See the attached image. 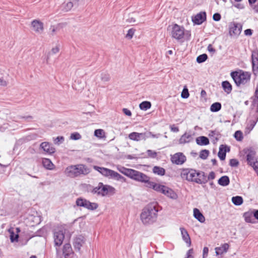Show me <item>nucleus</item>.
Segmentation results:
<instances>
[{
  "instance_id": "1",
  "label": "nucleus",
  "mask_w": 258,
  "mask_h": 258,
  "mask_svg": "<svg viewBox=\"0 0 258 258\" xmlns=\"http://www.w3.org/2000/svg\"><path fill=\"white\" fill-rule=\"evenodd\" d=\"M180 176L182 178L190 182L202 184L207 182V176L205 173L202 171L194 169H183Z\"/></svg>"
},
{
  "instance_id": "2",
  "label": "nucleus",
  "mask_w": 258,
  "mask_h": 258,
  "mask_svg": "<svg viewBox=\"0 0 258 258\" xmlns=\"http://www.w3.org/2000/svg\"><path fill=\"white\" fill-rule=\"evenodd\" d=\"M158 209L156 203L147 205L142 211L141 219L144 224H151L156 220Z\"/></svg>"
},
{
  "instance_id": "3",
  "label": "nucleus",
  "mask_w": 258,
  "mask_h": 258,
  "mask_svg": "<svg viewBox=\"0 0 258 258\" xmlns=\"http://www.w3.org/2000/svg\"><path fill=\"white\" fill-rule=\"evenodd\" d=\"M89 169L83 164L71 165L66 168L64 173L69 177L74 178L81 174L86 175L89 173Z\"/></svg>"
},
{
  "instance_id": "4",
  "label": "nucleus",
  "mask_w": 258,
  "mask_h": 258,
  "mask_svg": "<svg viewBox=\"0 0 258 258\" xmlns=\"http://www.w3.org/2000/svg\"><path fill=\"white\" fill-rule=\"evenodd\" d=\"M231 76L238 86L246 84L250 79V74L246 72H233L231 73Z\"/></svg>"
},
{
  "instance_id": "5",
  "label": "nucleus",
  "mask_w": 258,
  "mask_h": 258,
  "mask_svg": "<svg viewBox=\"0 0 258 258\" xmlns=\"http://www.w3.org/2000/svg\"><path fill=\"white\" fill-rule=\"evenodd\" d=\"M128 177L136 181L144 182L147 184L150 177L139 171L131 169Z\"/></svg>"
},
{
  "instance_id": "6",
  "label": "nucleus",
  "mask_w": 258,
  "mask_h": 258,
  "mask_svg": "<svg viewBox=\"0 0 258 258\" xmlns=\"http://www.w3.org/2000/svg\"><path fill=\"white\" fill-rule=\"evenodd\" d=\"M170 35L172 38L177 40L182 39L184 35V27L176 24H174L171 27Z\"/></svg>"
},
{
  "instance_id": "7",
  "label": "nucleus",
  "mask_w": 258,
  "mask_h": 258,
  "mask_svg": "<svg viewBox=\"0 0 258 258\" xmlns=\"http://www.w3.org/2000/svg\"><path fill=\"white\" fill-rule=\"evenodd\" d=\"M114 190V188L113 187L108 185H104L102 183L100 182L97 186L93 188L92 192L97 194L98 195L105 196Z\"/></svg>"
},
{
  "instance_id": "8",
  "label": "nucleus",
  "mask_w": 258,
  "mask_h": 258,
  "mask_svg": "<svg viewBox=\"0 0 258 258\" xmlns=\"http://www.w3.org/2000/svg\"><path fill=\"white\" fill-rule=\"evenodd\" d=\"M76 204L78 207H82L89 210H96L98 207L97 203H91L86 199L82 198H79L77 199Z\"/></svg>"
},
{
  "instance_id": "9",
  "label": "nucleus",
  "mask_w": 258,
  "mask_h": 258,
  "mask_svg": "<svg viewBox=\"0 0 258 258\" xmlns=\"http://www.w3.org/2000/svg\"><path fill=\"white\" fill-rule=\"evenodd\" d=\"M64 237V231L62 228L55 229L53 232L54 242L55 246H59L62 243Z\"/></svg>"
},
{
  "instance_id": "10",
  "label": "nucleus",
  "mask_w": 258,
  "mask_h": 258,
  "mask_svg": "<svg viewBox=\"0 0 258 258\" xmlns=\"http://www.w3.org/2000/svg\"><path fill=\"white\" fill-rule=\"evenodd\" d=\"M255 152L253 150H249L247 155V160L249 164L252 166L258 175V161H255Z\"/></svg>"
},
{
  "instance_id": "11",
  "label": "nucleus",
  "mask_w": 258,
  "mask_h": 258,
  "mask_svg": "<svg viewBox=\"0 0 258 258\" xmlns=\"http://www.w3.org/2000/svg\"><path fill=\"white\" fill-rule=\"evenodd\" d=\"M242 30V25L240 23L233 22L229 25V34L231 36L239 35Z\"/></svg>"
},
{
  "instance_id": "12",
  "label": "nucleus",
  "mask_w": 258,
  "mask_h": 258,
  "mask_svg": "<svg viewBox=\"0 0 258 258\" xmlns=\"http://www.w3.org/2000/svg\"><path fill=\"white\" fill-rule=\"evenodd\" d=\"M172 162L176 165H182L186 161V157L182 153H177L171 157Z\"/></svg>"
},
{
  "instance_id": "13",
  "label": "nucleus",
  "mask_w": 258,
  "mask_h": 258,
  "mask_svg": "<svg viewBox=\"0 0 258 258\" xmlns=\"http://www.w3.org/2000/svg\"><path fill=\"white\" fill-rule=\"evenodd\" d=\"M31 27L38 34H41L43 31V23L37 20H34L31 22Z\"/></svg>"
},
{
  "instance_id": "14",
  "label": "nucleus",
  "mask_w": 258,
  "mask_h": 258,
  "mask_svg": "<svg viewBox=\"0 0 258 258\" xmlns=\"http://www.w3.org/2000/svg\"><path fill=\"white\" fill-rule=\"evenodd\" d=\"M206 19V14L205 12H200L195 16L192 17V21L195 24L200 25Z\"/></svg>"
},
{
  "instance_id": "15",
  "label": "nucleus",
  "mask_w": 258,
  "mask_h": 258,
  "mask_svg": "<svg viewBox=\"0 0 258 258\" xmlns=\"http://www.w3.org/2000/svg\"><path fill=\"white\" fill-rule=\"evenodd\" d=\"M146 186L149 188H152L156 191L163 194V190L166 186L156 183L154 182L151 181L149 180L147 184H146Z\"/></svg>"
},
{
  "instance_id": "16",
  "label": "nucleus",
  "mask_w": 258,
  "mask_h": 258,
  "mask_svg": "<svg viewBox=\"0 0 258 258\" xmlns=\"http://www.w3.org/2000/svg\"><path fill=\"white\" fill-rule=\"evenodd\" d=\"M147 137L145 133H139L137 132H133L128 135V138L130 140L135 141H139L141 140H145Z\"/></svg>"
},
{
  "instance_id": "17",
  "label": "nucleus",
  "mask_w": 258,
  "mask_h": 258,
  "mask_svg": "<svg viewBox=\"0 0 258 258\" xmlns=\"http://www.w3.org/2000/svg\"><path fill=\"white\" fill-rule=\"evenodd\" d=\"M40 148L42 149L44 152L50 154L55 152V148L48 142L42 143L40 145Z\"/></svg>"
},
{
  "instance_id": "18",
  "label": "nucleus",
  "mask_w": 258,
  "mask_h": 258,
  "mask_svg": "<svg viewBox=\"0 0 258 258\" xmlns=\"http://www.w3.org/2000/svg\"><path fill=\"white\" fill-rule=\"evenodd\" d=\"M230 151L229 147L226 145H222L220 146L218 152V157L221 160H224L226 157V153L227 152Z\"/></svg>"
},
{
  "instance_id": "19",
  "label": "nucleus",
  "mask_w": 258,
  "mask_h": 258,
  "mask_svg": "<svg viewBox=\"0 0 258 258\" xmlns=\"http://www.w3.org/2000/svg\"><path fill=\"white\" fill-rule=\"evenodd\" d=\"M252 69L253 71H258V51H254L251 55Z\"/></svg>"
},
{
  "instance_id": "20",
  "label": "nucleus",
  "mask_w": 258,
  "mask_h": 258,
  "mask_svg": "<svg viewBox=\"0 0 258 258\" xmlns=\"http://www.w3.org/2000/svg\"><path fill=\"white\" fill-rule=\"evenodd\" d=\"M180 230L183 240L188 244V246H190L191 245V240L187 230L183 227H180Z\"/></svg>"
},
{
  "instance_id": "21",
  "label": "nucleus",
  "mask_w": 258,
  "mask_h": 258,
  "mask_svg": "<svg viewBox=\"0 0 258 258\" xmlns=\"http://www.w3.org/2000/svg\"><path fill=\"white\" fill-rule=\"evenodd\" d=\"M94 168L99 172L103 175L109 177L111 170L104 167H101L97 166H94Z\"/></svg>"
},
{
  "instance_id": "22",
  "label": "nucleus",
  "mask_w": 258,
  "mask_h": 258,
  "mask_svg": "<svg viewBox=\"0 0 258 258\" xmlns=\"http://www.w3.org/2000/svg\"><path fill=\"white\" fill-rule=\"evenodd\" d=\"M192 139L191 135L189 133H185L181 137L179 142L180 144H183L190 142Z\"/></svg>"
},
{
  "instance_id": "23",
  "label": "nucleus",
  "mask_w": 258,
  "mask_h": 258,
  "mask_svg": "<svg viewBox=\"0 0 258 258\" xmlns=\"http://www.w3.org/2000/svg\"><path fill=\"white\" fill-rule=\"evenodd\" d=\"M163 194L173 199H175L177 198L175 192L167 186H165L163 190Z\"/></svg>"
},
{
  "instance_id": "24",
  "label": "nucleus",
  "mask_w": 258,
  "mask_h": 258,
  "mask_svg": "<svg viewBox=\"0 0 258 258\" xmlns=\"http://www.w3.org/2000/svg\"><path fill=\"white\" fill-rule=\"evenodd\" d=\"M109 177L117 180L121 181L122 182L126 181V179L123 176L112 170L111 171Z\"/></svg>"
},
{
  "instance_id": "25",
  "label": "nucleus",
  "mask_w": 258,
  "mask_h": 258,
  "mask_svg": "<svg viewBox=\"0 0 258 258\" xmlns=\"http://www.w3.org/2000/svg\"><path fill=\"white\" fill-rule=\"evenodd\" d=\"M228 248H229L228 244L224 243L223 245H222L221 246L216 247L215 248L216 253L217 255L222 254L226 252Z\"/></svg>"
},
{
  "instance_id": "26",
  "label": "nucleus",
  "mask_w": 258,
  "mask_h": 258,
  "mask_svg": "<svg viewBox=\"0 0 258 258\" xmlns=\"http://www.w3.org/2000/svg\"><path fill=\"white\" fill-rule=\"evenodd\" d=\"M197 144L200 146L207 145L209 144L208 138L205 136H201L196 139Z\"/></svg>"
},
{
  "instance_id": "27",
  "label": "nucleus",
  "mask_w": 258,
  "mask_h": 258,
  "mask_svg": "<svg viewBox=\"0 0 258 258\" xmlns=\"http://www.w3.org/2000/svg\"><path fill=\"white\" fill-rule=\"evenodd\" d=\"M194 215L195 218L201 223L204 222L205 220V218L203 215L199 210L197 208H195L194 210Z\"/></svg>"
},
{
  "instance_id": "28",
  "label": "nucleus",
  "mask_w": 258,
  "mask_h": 258,
  "mask_svg": "<svg viewBox=\"0 0 258 258\" xmlns=\"http://www.w3.org/2000/svg\"><path fill=\"white\" fill-rule=\"evenodd\" d=\"M72 253H73V250L71 244L70 243L65 244L63 247V254L65 258H67V256H69Z\"/></svg>"
},
{
  "instance_id": "29",
  "label": "nucleus",
  "mask_w": 258,
  "mask_h": 258,
  "mask_svg": "<svg viewBox=\"0 0 258 258\" xmlns=\"http://www.w3.org/2000/svg\"><path fill=\"white\" fill-rule=\"evenodd\" d=\"M218 183L221 186H226L230 183L229 178L227 176H223L218 181Z\"/></svg>"
},
{
  "instance_id": "30",
  "label": "nucleus",
  "mask_w": 258,
  "mask_h": 258,
  "mask_svg": "<svg viewBox=\"0 0 258 258\" xmlns=\"http://www.w3.org/2000/svg\"><path fill=\"white\" fill-rule=\"evenodd\" d=\"M84 243V241L82 237H77L74 240V245L76 249L79 250Z\"/></svg>"
},
{
  "instance_id": "31",
  "label": "nucleus",
  "mask_w": 258,
  "mask_h": 258,
  "mask_svg": "<svg viewBox=\"0 0 258 258\" xmlns=\"http://www.w3.org/2000/svg\"><path fill=\"white\" fill-rule=\"evenodd\" d=\"M222 86L225 92H226L227 94H229L231 92L232 85L228 81H223L222 83Z\"/></svg>"
},
{
  "instance_id": "32",
  "label": "nucleus",
  "mask_w": 258,
  "mask_h": 258,
  "mask_svg": "<svg viewBox=\"0 0 258 258\" xmlns=\"http://www.w3.org/2000/svg\"><path fill=\"white\" fill-rule=\"evenodd\" d=\"M243 217L246 222L252 223L253 218V212H245L243 214Z\"/></svg>"
},
{
  "instance_id": "33",
  "label": "nucleus",
  "mask_w": 258,
  "mask_h": 258,
  "mask_svg": "<svg viewBox=\"0 0 258 258\" xmlns=\"http://www.w3.org/2000/svg\"><path fill=\"white\" fill-rule=\"evenodd\" d=\"M72 4L70 1L67 3H64L61 5L60 9L63 12H68L73 8V5Z\"/></svg>"
},
{
  "instance_id": "34",
  "label": "nucleus",
  "mask_w": 258,
  "mask_h": 258,
  "mask_svg": "<svg viewBox=\"0 0 258 258\" xmlns=\"http://www.w3.org/2000/svg\"><path fill=\"white\" fill-rule=\"evenodd\" d=\"M9 232L10 234V239L12 242L18 241L19 238V234H15L14 231V229L11 228L9 229Z\"/></svg>"
},
{
  "instance_id": "35",
  "label": "nucleus",
  "mask_w": 258,
  "mask_h": 258,
  "mask_svg": "<svg viewBox=\"0 0 258 258\" xmlns=\"http://www.w3.org/2000/svg\"><path fill=\"white\" fill-rule=\"evenodd\" d=\"M153 172L156 174L159 175H163L165 174V169L159 166H155L153 168Z\"/></svg>"
},
{
  "instance_id": "36",
  "label": "nucleus",
  "mask_w": 258,
  "mask_h": 258,
  "mask_svg": "<svg viewBox=\"0 0 258 258\" xmlns=\"http://www.w3.org/2000/svg\"><path fill=\"white\" fill-rule=\"evenodd\" d=\"M42 164L43 166L48 169H52L53 166V164L50 160L47 158L43 159Z\"/></svg>"
},
{
  "instance_id": "37",
  "label": "nucleus",
  "mask_w": 258,
  "mask_h": 258,
  "mask_svg": "<svg viewBox=\"0 0 258 258\" xmlns=\"http://www.w3.org/2000/svg\"><path fill=\"white\" fill-rule=\"evenodd\" d=\"M232 202L235 205L239 206L243 203V199L240 196L233 197L232 198Z\"/></svg>"
},
{
  "instance_id": "38",
  "label": "nucleus",
  "mask_w": 258,
  "mask_h": 258,
  "mask_svg": "<svg viewBox=\"0 0 258 258\" xmlns=\"http://www.w3.org/2000/svg\"><path fill=\"white\" fill-rule=\"evenodd\" d=\"M221 108V104L219 102H215L213 103L211 107L210 110L212 112H217Z\"/></svg>"
},
{
  "instance_id": "39",
  "label": "nucleus",
  "mask_w": 258,
  "mask_h": 258,
  "mask_svg": "<svg viewBox=\"0 0 258 258\" xmlns=\"http://www.w3.org/2000/svg\"><path fill=\"white\" fill-rule=\"evenodd\" d=\"M117 170L121 172V173L123 174L124 175H126V176H128L130 171L131 169L129 168H126L122 166H118L117 168Z\"/></svg>"
},
{
  "instance_id": "40",
  "label": "nucleus",
  "mask_w": 258,
  "mask_h": 258,
  "mask_svg": "<svg viewBox=\"0 0 258 258\" xmlns=\"http://www.w3.org/2000/svg\"><path fill=\"white\" fill-rule=\"evenodd\" d=\"M151 106V103L149 101H144L140 104V108L142 110H146Z\"/></svg>"
},
{
  "instance_id": "41",
  "label": "nucleus",
  "mask_w": 258,
  "mask_h": 258,
  "mask_svg": "<svg viewBox=\"0 0 258 258\" xmlns=\"http://www.w3.org/2000/svg\"><path fill=\"white\" fill-rule=\"evenodd\" d=\"M256 1L257 0H248V2L254 12L258 13V2L255 4Z\"/></svg>"
},
{
  "instance_id": "42",
  "label": "nucleus",
  "mask_w": 258,
  "mask_h": 258,
  "mask_svg": "<svg viewBox=\"0 0 258 258\" xmlns=\"http://www.w3.org/2000/svg\"><path fill=\"white\" fill-rule=\"evenodd\" d=\"M208 58V56L206 54H203L198 56L197 58V61L198 63H202L205 61Z\"/></svg>"
},
{
  "instance_id": "43",
  "label": "nucleus",
  "mask_w": 258,
  "mask_h": 258,
  "mask_svg": "<svg viewBox=\"0 0 258 258\" xmlns=\"http://www.w3.org/2000/svg\"><path fill=\"white\" fill-rule=\"evenodd\" d=\"M94 136L98 138H101L104 136V132L102 129L96 130L94 132Z\"/></svg>"
},
{
  "instance_id": "44",
  "label": "nucleus",
  "mask_w": 258,
  "mask_h": 258,
  "mask_svg": "<svg viewBox=\"0 0 258 258\" xmlns=\"http://www.w3.org/2000/svg\"><path fill=\"white\" fill-rule=\"evenodd\" d=\"M234 137L236 140L240 141L243 139L242 133L240 131H237L234 134Z\"/></svg>"
},
{
  "instance_id": "45",
  "label": "nucleus",
  "mask_w": 258,
  "mask_h": 258,
  "mask_svg": "<svg viewBox=\"0 0 258 258\" xmlns=\"http://www.w3.org/2000/svg\"><path fill=\"white\" fill-rule=\"evenodd\" d=\"M209 154V151L207 150H203L201 151L200 157L203 159H206Z\"/></svg>"
},
{
  "instance_id": "46",
  "label": "nucleus",
  "mask_w": 258,
  "mask_h": 258,
  "mask_svg": "<svg viewBox=\"0 0 258 258\" xmlns=\"http://www.w3.org/2000/svg\"><path fill=\"white\" fill-rule=\"evenodd\" d=\"M189 93H188V89L186 88V87H184L182 90V92L181 93V96L182 98H187L189 96Z\"/></svg>"
},
{
  "instance_id": "47",
  "label": "nucleus",
  "mask_w": 258,
  "mask_h": 258,
  "mask_svg": "<svg viewBox=\"0 0 258 258\" xmlns=\"http://www.w3.org/2000/svg\"><path fill=\"white\" fill-rule=\"evenodd\" d=\"M81 138V135L78 133H74L71 135L70 139L74 140H78Z\"/></svg>"
},
{
  "instance_id": "48",
  "label": "nucleus",
  "mask_w": 258,
  "mask_h": 258,
  "mask_svg": "<svg viewBox=\"0 0 258 258\" xmlns=\"http://www.w3.org/2000/svg\"><path fill=\"white\" fill-rule=\"evenodd\" d=\"M135 31V30L133 28L129 29L127 34L126 35V37L129 39L132 38L134 34Z\"/></svg>"
},
{
  "instance_id": "49",
  "label": "nucleus",
  "mask_w": 258,
  "mask_h": 258,
  "mask_svg": "<svg viewBox=\"0 0 258 258\" xmlns=\"http://www.w3.org/2000/svg\"><path fill=\"white\" fill-rule=\"evenodd\" d=\"M148 156L151 158H154L157 156V153L151 150H148L147 151Z\"/></svg>"
},
{
  "instance_id": "50",
  "label": "nucleus",
  "mask_w": 258,
  "mask_h": 258,
  "mask_svg": "<svg viewBox=\"0 0 258 258\" xmlns=\"http://www.w3.org/2000/svg\"><path fill=\"white\" fill-rule=\"evenodd\" d=\"M239 164V162L237 159H231L230 160L229 165L231 167H237Z\"/></svg>"
},
{
  "instance_id": "51",
  "label": "nucleus",
  "mask_w": 258,
  "mask_h": 258,
  "mask_svg": "<svg viewBox=\"0 0 258 258\" xmlns=\"http://www.w3.org/2000/svg\"><path fill=\"white\" fill-rule=\"evenodd\" d=\"M64 141V138L62 136L57 137L54 141L55 144L59 145Z\"/></svg>"
},
{
  "instance_id": "52",
  "label": "nucleus",
  "mask_w": 258,
  "mask_h": 258,
  "mask_svg": "<svg viewBox=\"0 0 258 258\" xmlns=\"http://www.w3.org/2000/svg\"><path fill=\"white\" fill-rule=\"evenodd\" d=\"M101 79L103 81L107 82L110 80V77L108 74H102Z\"/></svg>"
},
{
  "instance_id": "53",
  "label": "nucleus",
  "mask_w": 258,
  "mask_h": 258,
  "mask_svg": "<svg viewBox=\"0 0 258 258\" xmlns=\"http://www.w3.org/2000/svg\"><path fill=\"white\" fill-rule=\"evenodd\" d=\"M221 15L219 13H215L213 16V19L215 21H219L221 19Z\"/></svg>"
},
{
  "instance_id": "54",
  "label": "nucleus",
  "mask_w": 258,
  "mask_h": 258,
  "mask_svg": "<svg viewBox=\"0 0 258 258\" xmlns=\"http://www.w3.org/2000/svg\"><path fill=\"white\" fill-rule=\"evenodd\" d=\"M215 178V174L214 172L211 171L208 177H207V181L209 180L214 179Z\"/></svg>"
},
{
  "instance_id": "55",
  "label": "nucleus",
  "mask_w": 258,
  "mask_h": 258,
  "mask_svg": "<svg viewBox=\"0 0 258 258\" xmlns=\"http://www.w3.org/2000/svg\"><path fill=\"white\" fill-rule=\"evenodd\" d=\"M126 22L129 23H133L136 22L135 18L133 16H130L128 18L126 19Z\"/></svg>"
},
{
  "instance_id": "56",
  "label": "nucleus",
  "mask_w": 258,
  "mask_h": 258,
  "mask_svg": "<svg viewBox=\"0 0 258 258\" xmlns=\"http://www.w3.org/2000/svg\"><path fill=\"white\" fill-rule=\"evenodd\" d=\"M254 95L256 98L255 101L257 103L256 111L258 112V86L256 87Z\"/></svg>"
},
{
  "instance_id": "57",
  "label": "nucleus",
  "mask_w": 258,
  "mask_h": 258,
  "mask_svg": "<svg viewBox=\"0 0 258 258\" xmlns=\"http://www.w3.org/2000/svg\"><path fill=\"white\" fill-rule=\"evenodd\" d=\"M123 112L126 115L128 116H131L132 115V112L131 111L128 110V109L127 108H123Z\"/></svg>"
},
{
  "instance_id": "58",
  "label": "nucleus",
  "mask_w": 258,
  "mask_h": 258,
  "mask_svg": "<svg viewBox=\"0 0 258 258\" xmlns=\"http://www.w3.org/2000/svg\"><path fill=\"white\" fill-rule=\"evenodd\" d=\"M209 251V249L207 247H205L203 249V258H206L207 256Z\"/></svg>"
},
{
  "instance_id": "59",
  "label": "nucleus",
  "mask_w": 258,
  "mask_h": 258,
  "mask_svg": "<svg viewBox=\"0 0 258 258\" xmlns=\"http://www.w3.org/2000/svg\"><path fill=\"white\" fill-rule=\"evenodd\" d=\"M208 50L211 53H214L215 52V49L212 47L211 44L208 45Z\"/></svg>"
},
{
  "instance_id": "60",
  "label": "nucleus",
  "mask_w": 258,
  "mask_h": 258,
  "mask_svg": "<svg viewBox=\"0 0 258 258\" xmlns=\"http://www.w3.org/2000/svg\"><path fill=\"white\" fill-rule=\"evenodd\" d=\"M170 130L172 132H178L179 131V128L177 127H176L174 125H170Z\"/></svg>"
},
{
  "instance_id": "61",
  "label": "nucleus",
  "mask_w": 258,
  "mask_h": 258,
  "mask_svg": "<svg viewBox=\"0 0 258 258\" xmlns=\"http://www.w3.org/2000/svg\"><path fill=\"white\" fill-rule=\"evenodd\" d=\"M8 85V82L3 79H0V85L3 86H6Z\"/></svg>"
},
{
  "instance_id": "62",
  "label": "nucleus",
  "mask_w": 258,
  "mask_h": 258,
  "mask_svg": "<svg viewBox=\"0 0 258 258\" xmlns=\"http://www.w3.org/2000/svg\"><path fill=\"white\" fill-rule=\"evenodd\" d=\"M244 34L246 35H251L252 34V30L250 29H247L244 31Z\"/></svg>"
},
{
  "instance_id": "63",
  "label": "nucleus",
  "mask_w": 258,
  "mask_h": 258,
  "mask_svg": "<svg viewBox=\"0 0 258 258\" xmlns=\"http://www.w3.org/2000/svg\"><path fill=\"white\" fill-rule=\"evenodd\" d=\"M59 49L58 47L56 46L55 47H54L51 49V52L55 54V53H57L59 51Z\"/></svg>"
},
{
  "instance_id": "64",
  "label": "nucleus",
  "mask_w": 258,
  "mask_h": 258,
  "mask_svg": "<svg viewBox=\"0 0 258 258\" xmlns=\"http://www.w3.org/2000/svg\"><path fill=\"white\" fill-rule=\"evenodd\" d=\"M253 216L255 219L258 220V210L253 211Z\"/></svg>"
}]
</instances>
